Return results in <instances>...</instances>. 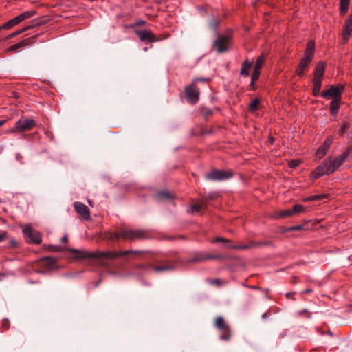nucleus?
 Here are the masks:
<instances>
[{
    "label": "nucleus",
    "instance_id": "1",
    "mask_svg": "<svg viewBox=\"0 0 352 352\" xmlns=\"http://www.w3.org/2000/svg\"><path fill=\"white\" fill-rule=\"evenodd\" d=\"M69 251L73 253L74 258L75 259H84V258H107L113 260L120 256H127L130 254H142V251L140 250H124L120 252H88L76 249H69Z\"/></svg>",
    "mask_w": 352,
    "mask_h": 352
},
{
    "label": "nucleus",
    "instance_id": "2",
    "mask_svg": "<svg viewBox=\"0 0 352 352\" xmlns=\"http://www.w3.org/2000/svg\"><path fill=\"white\" fill-rule=\"evenodd\" d=\"M342 91L343 89H326L321 93L324 98L331 100L329 110L333 116H336L339 111Z\"/></svg>",
    "mask_w": 352,
    "mask_h": 352
},
{
    "label": "nucleus",
    "instance_id": "3",
    "mask_svg": "<svg viewBox=\"0 0 352 352\" xmlns=\"http://www.w3.org/2000/svg\"><path fill=\"white\" fill-rule=\"evenodd\" d=\"M232 43V34L228 32L226 34H218L217 38L213 41L212 47L217 53L221 54L229 50Z\"/></svg>",
    "mask_w": 352,
    "mask_h": 352
},
{
    "label": "nucleus",
    "instance_id": "4",
    "mask_svg": "<svg viewBox=\"0 0 352 352\" xmlns=\"http://www.w3.org/2000/svg\"><path fill=\"white\" fill-rule=\"evenodd\" d=\"M22 232L28 243L39 245L42 242L41 233L30 225L23 226Z\"/></svg>",
    "mask_w": 352,
    "mask_h": 352
},
{
    "label": "nucleus",
    "instance_id": "5",
    "mask_svg": "<svg viewBox=\"0 0 352 352\" xmlns=\"http://www.w3.org/2000/svg\"><path fill=\"white\" fill-rule=\"evenodd\" d=\"M226 257L220 254H208L201 252H195L192 254V256L190 259L187 261L186 263H202L205 262L208 260L215 259V260H222Z\"/></svg>",
    "mask_w": 352,
    "mask_h": 352
},
{
    "label": "nucleus",
    "instance_id": "6",
    "mask_svg": "<svg viewBox=\"0 0 352 352\" xmlns=\"http://www.w3.org/2000/svg\"><path fill=\"white\" fill-rule=\"evenodd\" d=\"M36 124L34 120L29 118H21L19 120L14 127L10 130L11 133L23 132L32 130Z\"/></svg>",
    "mask_w": 352,
    "mask_h": 352
},
{
    "label": "nucleus",
    "instance_id": "7",
    "mask_svg": "<svg viewBox=\"0 0 352 352\" xmlns=\"http://www.w3.org/2000/svg\"><path fill=\"white\" fill-rule=\"evenodd\" d=\"M325 70V63L320 61L316 65L314 75V78L313 80L314 88H320L322 85V80L324 77Z\"/></svg>",
    "mask_w": 352,
    "mask_h": 352
},
{
    "label": "nucleus",
    "instance_id": "8",
    "mask_svg": "<svg viewBox=\"0 0 352 352\" xmlns=\"http://www.w3.org/2000/svg\"><path fill=\"white\" fill-rule=\"evenodd\" d=\"M233 176L232 171L214 170L206 174V178L211 181H222L231 178Z\"/></svg>",
    "mask_w": 352,
    "mask_h": 352
},
{
    "label": "nucleus",
    "instance_id": "9",
    "mask_svg": "<svg viewBox=\"0 0 352 352\" xmlns=\"http://www.w3.org/2000/svg\"><path fill=\"white\" fill-rule=\"evenodd\" d=\"M350 152L351 148H348L346 151L342 155H340L335 158L330 157L327 160L332 173L335 172L345 162Z\"/></svg>",
    "mask_w": 352,
    "mask_h": 352
},
{
    "label": "nucleus",
    "instance_id": "10",
    "mask_svg": "<svg viewBox=\"0 0 352 352\" xmlns=\"http://www.w3.org/2000/svg\"><path fill=\"white\" fill-rule=\"evenodd\" d=\"M124 234V240L129 241L142 240L148 237V232L143 230L126 229Z\"/></svg>",
    "mask_w": 352,
    "mask_h": 352
},
{
    "label": "nucleus",
    "instance_id": "11",
    "mask_svg": "<svg viewBox=\"0 0 352 352\" xmlns=\"http://www.w3.org/2000/svg\"><path fill=\"white\" fill-rule=\"evenodd\" d=\"M331 170L327 160H324L320 165L318 166L311 173V178L314 180L318 179L324 175L331 174Z\"/></svg>",
    "mask_w": 352,
    "mask_h": 352
},
{
    "label": "nucleus",
    "instance_id": "12",
    "mask_svg": "<svg viewBox=\"0 0 352 352\" xmlns=\"http://www.w3.org/2000/svg\"><path fill=\"white\" fill-rule=\"evenodd\" d=\"M270 242L269 241H250L247 244H239V245H229L228 247L230 249L234 250H249L252 248H256L261 246L270 245Z\"/></svg>",
    "mask_w": 352,
    "mask_h": 352
},
{
    "label": "nucleus",
    "instance_id": "13",
    "mask_svg": "<svg viewBox=\"0 0 352 352\" xmlns=\"http://www.w3.org/2000/svg\"><path fill=\"white\" fill-rule=\"evenodd\" d=\"M352 34V13L346 19L343 25L342 32V43L346 44L348 43L349 38Z\"/></svg>",
    "mask_w": 352,
    "mask_h": 352
},
{
    "label": "nucleus",
    "instance_id": "14",
    "mask_svg": "<svg viewBox=\"0 0 352 352\" xmlns=\"http://www.w3.org/2000/svg\"><path fill=\"white\" fill-rule=\"evenodd\" d=\"M263 62H264V56L263 55H261L256 59V63L254 65V71L252 74L251 81H250L251 87H254L255 81H256L258 79L260 73H261V69L262 67Z\"/></svg>",
    "mask_w": 352,
    "mask_h": 352
},
{
    "label": "nucleus",
    "instance_id": "15",
    "mask_svg": "<svg viewBox=\"0 0 352 352\" xmlns=\"http://www.w3.org/2000/svg\"><path fill=\"white\" fill-rule=\"evenodd\" d=\"M76 211L82 217L84 220L89 221L91 219L89 208L81 202H75L74 204Z\"/></svg>",
    "mask_w": 352,
    "mask_h": 352
},
{
    "label": "nucleus",
    "instance_id": "16",
    "mask_svg": "<svg viewBox=\"0 0 352 352\" xmlns=\"http://www.w3.org/2000/svg\"><path fill=\"white\" fill-rule=\"evenodd\" d=\"M333 141V138L332 136L327 138L324 140L323 144L316 151V155L320 159L326 155L327 151L330 148L331 145L332 144Z\"/></svg>",
    "mask_w": 352,
    "mask_h": 352
},
{
    "label": "nucleus",
    "instance_id": "17",
    "mask_svg": "<svg viewBox=\"0 0 352 352\" xmlns=\"http://www.w3.org/2000/svg\"><path fill=\"white\" fill-rule=\"evenodd\" d=\"M135 34L142 41H148L151 43L155 41V36L150 30H135Z\"/></svg>",
    "mask_w": 352,
    "mask_h": 352
},
{
    "label": "nucleus",
    "instance_id": "18",
    "mask_svg": "<svg viewBox=\"0 0 352 352\" xmlns=\"http://www.w3.org/2000/svg\"><path fill=\"white\" fill-rule=\"evenodd\" d=\"M34 36L27 38L14 45L10 46L9 47H8L6 50V51L10 52H16L18 49H20L23 47L29 45L30 43H32L34 41Z\"/></svg>",
    "mask_w": 352,
    "mask_h": 352
},
{
    "label": "nucleus",
    "instance_id": "19",
    "mask_svg": "<svg viewBox=\"0 0 352 352\" xmlns=\"http://www.w3.org/2000/svg\"><path fill=\"white\" fill-rule=\"evenodd\" d=\"M175 267V261H168L160 265H152L151 268L157 272L171 270Z\"/></svg>",
    "mask_w": 352,
    "mask_h": 352
},
{
    "label": "nucleus",
    "instance_id": "20",
    "mask_svg": "<svg viewBox=\"0 0 352 352\" xmlns=\"http://www.w3.org/2000/svg\"><path fill=\"white\" fill-rule=\"evenodd\" d=\"M312 61L311 59L310 58H308L307 57H303L300 63H299V65L298 66V67L296 68V73L298 75V76H302L305 73V71L306 69H307V68L309 67L311 62Z\"/></svg>",
    "mask_w": 352,
    "mask_h": 352
},
{
    "label": "nucleus",
    "instance_id": "21",
    "mask_svg": "<svg viewBox=\"0 0 352 352\" xmlns=\"http://www.w3.org/2000/svg\"><path fill=\"white\" fill-rule=\"evenodd\" d=\"M185 96L191 104H195L199 98V89H185Z\"/></svg>",
    "mask_w": 352,
    "mask_h": 352
},
{
    "label": "nucleus",
    "instance_id": "22",
    "mask_svg": "<svg viewBox=\"0 0 352 352\" xmlns=\"http://www.w3.org/2000/svg\"><path fill=\"white\" fill-rule=\"evenodd\" d=\"M56 260L52 256H45L40 259V265L47 270L53 269L56 265Z\"/></svg>",
    "mask_w": 352,
    "mask_h": 352
},
{
    "label": "nucleus",
    "instance_id": "23",
    "mask_svg": "<svg viewBox=\"0 0 352 352\" xmlns=\"http://www.w3.org/2000/svg\"><path fill=\"white\" fill-rule=\"evenodd\" d=\"M210 81H211V78L209 77L195 78L192 80L190 85H189L188 86H186L185 88H195V87H197L199 85V83H201V85H202V86H208Z\"/></svg>",
    "mask_w": 352,
    "mask_h": 352
},
{
    "label": "nucleus",
    "instance_id": "24",
    "mask_svg": "<svg viewBox=\"0 0 352 352\" xmlns=\"http://www.w3.org/2000/svg\"><path fill=\"white\" fill-rule=\"evenodd\" d=\"M253 66V62L249 60H245L241 66L240 74L243 76H248L250 75V70Z\"/></svg>",
    "mask_w": 352,
    "mask_h": 352
},
{
    "label": "nucleus",
    "instance_id": "25",
    "mask_svg": "<svg viewBox=\"0 0 352 352\" xmlns=\"http://www.w3.org/2000/svg\"><path fill=\"white\" fill-rule=\"evenodd\" d=\"M315 51V43L314 41H309L307 45L304 56L313 60Z\"/></svg>",
    "mask_w": 352,
    "mask_h": 352
},
{
    "label": "nucleus",
    "instance_id": "26",
    "mask_svg": "<svg viewBox=\"0 0 352 352\" xmlns=\"http://www.w3.org/2000/svg\"><path fill=\"white\" fill-rule=\"evenodd\" d=\"M207 208V203L206 200H201L200 201H198L195 204H192L190 207V212L195 213V212H199L201 211L202 210H205Z\"/></svg>",
    "mask_w": 352,
    "mask_h": 352
},
{
    "label": "nucleus",
    "instance_id": "27",
    "mask_svg": "<svg viewBox=\"0 0 352 352\" xmlns=\"http://www.w3.org/2000/svg\"><path fill=\"white\" fill-rule=\"evenodd\" d=\"M214 326L219 331L230 328V326L226 323L224 318L221 316H218L216 318L214 321Z\"/></svg>",
    "mask_w": 352,
    "mask_h": 352
},
{
    "label": "nucleus",
    "instance_id": "28",
    "mask_svg": "<svg viewBox=\"0 0 352 352\" xmlns=\"http://www.w3.org/2000/svg\"><path fill=\"white\" fill-rule=\"evenodd\" d=\"M124 232H126V228L121 229L114 233L109 232V236H108V238L111 240H113V239H119L121 238L124 240Z\"/></svg>",
    "mask_w": 352,
    "mask_h": 352
},
{
    "label": "nucleus",
    "instance_id": "29",
    "mask_svg": "<svg viewBox=\"0 0 352 352\" xmlns=\"http://www.w3.org/2000/svg\"><path fill=\"white\" fill-rule=\"evenodd\" d=\"M292 215V210H285L280 212H276L274 214V219H283Z\"/></svg>",
    "mask_w": 352,
    "mask_h": 352
},
{
    "label": "nucleus",
    "instance_id": "30",
    "mask_svg": "<svg viewBox=\"0 0 352 352\" xmlns=\"http://www.w3.org/2000/svg\"><path fill=\"white\" fill-rule=\"evenodd\" d=\"M36 13V12L35 10H29L20 14L18 15V17L19 18L20 22H22L23 21L34 16Z\"/></svg>",
    "mask_w": 352,
    "mask_h": 352
},
{
    "label": "nucleus",
    "instance_id": "31",
    "mask_svg": "<svg viewBox=\"0 0 352 352\" xmlns=\"http://www.w3.org/2000/svg\"><path fill=\"white\" fill-rule=\"evenodd\" d=\"M350 0H340V14L341 16H344L349 8Z\"/></svg>",
    "mask_w": 352,
    "mask_h": 352
},
{
    "label": "nucleus",
    "instance_id": "32",
    "mask_svg": "<svg viewBox=\"0 0 352 352\" xmlns=\"http://www.w3.org/2000/svg\"><path fill=\"white\" fill-rule=\"evenodd\" d=\"M19 23H21L20 21H19V18L18 17V16H16V17L10 19L8 22H6L3 25V28H5V29H9V28H11L13 26L19 24Z\"/></svg>",
    "mask_w": 352,
    "mask_h": 352
},
{
    "label": "nucleus",
    "instance_id": "33",
    "mask_svg": "<svg viewBox=\"0 0 352 352\" xmlns=\"http://www.w3.org/2000/svg\"><path fill=\"white\" fill-rule=\"evenodd\" d=\"M221 334L220 339L226 341H228L231 337V329L230 327L225 329L220 330Z\"/></svg>",
    "mask_w": 352,
    "mask_h": 352
},
{
    "label": "nucleus",
    "instance_id": "34",
    "mask_svg": "<svg viewBox=\"0 0 352 352\" xmlns=\"http://www.w3.org/2000/svg\"><path fill=\"white\" fill-rule=\"evenodd\" d=\"M260 104V100L258 98H255L249 104V111L251 112H254L258 109Z\"/></svg>",
    "mask_w": 352,
    "mask_h": 352
},
{
    "label": "nucleus",
    "instance_id": "35",
    "mask_svg": "<svg viewBox=\"0 0 352 352\" xmlns=\"http://www.w3.org/2000/svg\"><path fill=\"white\" fill-rule=\"evenodd\" d=\"M157 198L160 200L170 199L173 198L172 195L169 192L160 191L157 195Z\"/></svg>",
    "mask_w": 352,
    "mask_h": 352
},
{
    "label": "nucleus",
    "instance_id": "36",
    "mask_svg": "<svg viewBox=\"0 0 352 352\" xmlns=\"http://www.w3.org/2000/svg\"><path fill=\"white\" fill-rule=\"evenodd\" d=\"M201 113L205 119H208L213 115V111L210 109L206 107H201Z\"/></svg>",
    "mask_w": 352,
    "mask_h": 352
},
{
    "label": "nucleus",
    "instance_id": "37",
    "mask_svg": "<svg viewBox=\"0 0 352 352\" xmlns=\"http://www.w3.org/2000/svg\"><path fill=\"white\" fill-rule=\"evenodd\" d=\"M31 28H32V26H30V25L25 26V27H24V28H21V30H17V31H16V32H13V33L10 34V35H8V36H7V38H7V39H9V38H13L14 36H17V35H19V34H21V33H23V32H25V31L28 30H29V29H30Z\"/></svg>",
    "mask_w": 352,
    "mask_h": 352
},
{
    "label": "nucleus",
    "instance_id": "38",
    "mask_svg": "<svg viewBox=\"0 0 352 352\" xmlns=\"http://www.w3.org/2000/svg\"><path fill=\"white\" fill-rule=\"evenodd\" d=\"M350 126H351V124L349 122H344L339 129L340 135L343 136L346 133L347 130L350 128Z\"/></svg>",
    "mask_w": 352,
    "mask_h": 352
},
{
    "label": "nucleus",
    "instance_id": "39",
    "mask_svg": "<svg viewBox=\"0 0 352 352\" xmlns=\"http://www.w3.org/2000/svg\"><path fill=\"white\" fill-rule=\"evenodd\" d=\"M304 210V206L300 204H295L293 206L292 213V214L299 213Z\"/></svg>",
    "mask_w": 352,
    "mask_h": 352
},
{
    "label": "nucleus",
    "instance_id": "40",
    "mask_svg": "<svg viewBox=\"0 0 352 352\" xmlns=\"http://www.w3.org/2000/svg\"><path fill=\"white\" fill-rule=\"evenodd\" d=\"M219 197L218 193L217 192H210L207 195V196L203 199L206 200L208 204V201L209 200H215Z\"/></svg>",
    "mask_w": 352,
    "mask_h": 352
},
{
    "label": "nucleus",
    "instance_id": "41",
    "mask_svg": "<svg viewBox=\"0 0 352 352\" xmlns=\"http://www.w3.org/2000/svg\"><path fill=\"white\" fill-rule=\"evenodd\" d=\"M212 243H218V242H222V243H230L231 242L230 240L228 239H226V238H222V237H216L214 238L212 241Z\"/></svg>",
    "mask_w": 352,
    "mask_h": 352
},
{
    "label": "nucleus",
    "instance_id": "42",
    "mask_svg": "<svg viewBox=\"0 0 352 352\" xmlns=\"http://www.w3.org/2000/svg\"><path fill=\"white\" fill-rule=\"evenodd\" d=\"M219 24V21L217 19H213L210 21L209 25L211 28L216 30Z\"/></svg>",
    "mask_w": 352,
    "mask_h": 352
},
{
    "label": "nucleus",
    "instance_id": "43",
    "mask_svg": "<svg viewBox=\"0 0 352 352\" xmlns=\"http://www.w3.org/2000/svg\"><path fill=\"white\" fill-rule=\"evenodd\" d=\"M47 250L51 252H60L62 248L59 246L50 245L47 248Z\"/></svg>",
    "mask_w": 352,
    "mask_h": 352
},
{
    "label": "nucleus",
    "instance_id": "44",
    "mask_svg": "<svg viewBox=\"0 0 352 352\" xmlns=\"http://www.w3.org/2000/svg\"><path fill=\"white\" fill-rule=\"evenodd\" d=\"M327 197L326 195H312L311 199L312 201L321 200Z\"/></svg>",
    "mask_w": 352,
    "mask_h": 352
},
{
    "label": "nucleus",
    "instance_id": "45",
    "mask_svg": "<svg viewBox=\"0 0 352 352\" xmlns=\"http://www.w3.org/2000/svg\"><path fill=\"white\" fill-rule=\"evenodd\" d=\"M303 230L302 226H292L287 228V231L292 232V231H300Z\"/></svg>",
    "mask_w": 352,
    "mask_h": 352
},
{
    "label": "nucleus",
    "instance_id": "46",
    "mask_svg": "<svg viewBox=\"0 0 352 352\" xmlns=\"http://www.w3.org/2000/svg\"><path fill=\"white\" fill-rule=\"evenodd\" d=\"M300 165V161L298 160H291L289 162V166L292 168H294Z\"/></svg>",
    "mask_w": 352,
    "mask_h": 352
},
{
    "label": "nucleus",
    "instance_id": "47",
    "mask_svg": "<svg viewBox=\"0 0 352 352\" xmlns=\"http://www.w3.org/2000/svg\"><path fill=\"white\" fill-rule=\"evenodd\" d=\"M1 325L4 329H8L10 328V321L7 318H4L2 320Z\"/></svg>",
    "mask_w": 352,
    "mask_h": 352
},
{
    "label": "nucleus",
    "instance_id": "48",
    "mask_svg": "<svg viewBox=\"0 0 352 352\" xmlns=\"http://www.w3.org/2000/svg\"><path fill=\"white\" fill-rule=\"evenodd\" d=\"M300 281L299 278L298 276H294L292 278L291 283L292 284H296Z\"/></svg>",
    "mask_w": 352,
    "mask_h": 352
},
{
    "label": "nucleus",
    "instance_id": "49",
    "mask_svg": "<svg viewBox=\"0 0 352 352\" xmlns=\"http://www.w3.org/2000/svg\"><path fill=\"white\" fill-rule=\"evenodd\" d=\"M7 238V232H3L0 234V241L5 240Z\"/></svg>",
    "mask_w": 352,
    "mask_h": 352
},
{
    "label": "nucleus",
    "instance_id": "50",
    "mask_svg": "<svg viewBox=\"0 0 352 352\" xmlns=\"http://www.w3.org/2000/svg\"><path fill=\"white\" fill-rule=\"evenodd\" d=\"M164 239L168 241H173L176 240V235L175 236H164Z\"/></svg>",
    "mask_w": 352,
    "mask_h": 352
},
{
    "label": "nucleus",
    "instance_id": "51",
    "mask_svg": "<svg viewBox=\"0 0 352 352\" xmlns=\"http://www.w3.org/2000/svg\"><path fill=\"white\" fill-rule=\"evenodd\" d=\"M295 294V292H289L286 294V297L287 298L289 299V298H292L293 300H294L295 298H294V295Z\"/></svg>",
    "mask_w": 352,
    "mask_h": 352
},
{
    "label": "nucleus",
    "instance_id": "52",
    "mask_svg": "<svg viewBox=\"0 0 352 352\" xmlns=\"http://www.w3.org/2000/svg\"><path fill=\"white\" fill-rule=\"evenodd\" d=\"M186 239L184 235H176V240H186Z\"/></svg>",
    "mask_w": 352,
    "mask_h": 352
},
{
    "label": "nucleus",
    "instance_id": "53",
    "mask_svg": "<svg viewBox=\"0 0 352 352\" xmlns=\"http://www.w3.org/2000/svg\"><path fill=\"white\" fill-rule=\"evenodd\" d=\"M305 202H310L312 201L311 196H309L303 199Z\"/></svg>",
    "mask_w": 352,
    "mask_h": 352
},
{
    "label": "nucleus",
    "instance_id": "54",
    "mask_svg": "<svg viewBox=\"0 0 352 352\" xmlns=\"http://www.w3.org/2000/svg\"><path fill=\"white\" fill-rule=\"evenodd\" d=\"M329 88H332V89H334V88H344V86L340 85H336V86L334 85H332L330 86Z\"/></svg>",
    "mask_w": 352,
    "mask_h": 352
},
{
    "label": "nucleus",
    "instance_id": "55",
    "mask_svg": "<svg viewBox=\"0 0 352 352\" xmlns=\"http://www.w3.org/2000/svg\"><path fill=\"white\" fill-rule=\"evenodd\" d=\"M320 89H313L314 96H318L320 94Z\"/></svg>",
    "mask_w": 352,
    "mask_h": 352
},
{
    "label": "nucleus",
    "instance_id": "56",
    "mask_svg": "<svg viewBox=\"0 0 352 352\" xmlns=\"http://www.w3.org/2000/svg\"><path fill=\"white\" fill-rule=\"evenodd\" d=\"M62 243H66L67 241V236H64L60 239Z\"/></svg>",
    "mask_w": 352,
    "mask_h": 352
},
{
    "label": "nucleus",
    "instance_id": "57",
    "mask_svg": "<svg viewBox=\"0 0 352 352\" xmlns=\"http://www.w3.org/2000/svg\"><path fill=\"white\" fill-rule=\"evenodd\" d=\"M10 243H11V245H12V247H16V245H17L16 242L14 240H12V241H10Z\"/></svg>",
    "mask_w": 352,
    "mask_h": 352
},
{
    "label": "nucleus",
    "instance_id": "58",
    "mask_svg": "<svg viewBox=\"0 0 352 352\" xmlns=\"http://www.w3.org/2000/svg\"><path fill=\"white\" fill-rule=\"evenodd\" d=\"M269 315H270V312L264 313V314L262 315V318H267Z\"/></svg>",
    "mask_w": 352,
    "mask_h": 352
},
{
    "label": "nucleus",
    "instance_id": "59",
    "mask_svg": "<svg viewBox=\"0 0 352 352\" xmlns=\"http://www.w3.org/2000/svg\"><path fill=\"white\" fill-rule=\"evenodd\" d=\"M12 94L14 98H19L18 94L15 91H12Z\"/></svg>",
    "mask_w": 352,
    "mask_h": 352
},
{
    "label": "nucleus",
    "instance_id": "60",
    "mask_svg": "<svg viewBox=\"0 0 352 352\" xmlns=\"http://www.w3.org/2000/svg\"><path fill=\"white\" fill-rule=\"evenodd\" d=\"M6 121L5 120H0V127L3 126L6 123Z\"/></svg>",
    "mask_w": 352,
    "mask_h": 352
},
{
    "label": "nucleus",
    "instance_id": "61",
    "mask_svg": "<svg viewBox=\"0 0 352 352\" xmlns=\"http://www.w3.org/2000/svg\"><path fill=\"white\" fill-rule=\"evenodd\" d=\"M250 287L254 289H260V287L258 286H251Z\"/></svg>",
    "mask_w": 352,
    "mask_h": 352
},
{
    "label": "nucleus",
    "instance_id": "62",
    "mask_svg": "<svg viewBox=\"0 0 352 352\" xmlns=\"http://www.w3.org/2000/svg\"><path fill=\"white\" fill-rule=\"evenodd\" d=\"M138 25H144L145 24V21H140V22L138 23Z\"/></svg>",
    "mask_w": 352,
    "mask_h": 352
},
{
    "label": "nucleus",
    "instance_id": "63",
    "mask_svg": "<svg viewBox=\"0 0 352 352\" xmlns=\"http://www.w3.org/2000/svg\"><path fill=\"white\" fill-rule=\"evenodd\" d=\"M219 282H220L219 279H215L213 280V283H219Z\"/></svg>",
    "mask_w": 352,
    "mask_h": 352
},
{
    "label": "nucleus",
    "instance_id": "64",
    "mask_svg": "<svg viewBox=\"0 0 352 352\" xmlns=\"http://www.w3.org/2000/svg\"><path fill=\"white\" fill-rule=\"evenodd\" d=\"M311 292L310 289H306L304 292L305 293H309Z\"/></svg>",
    "mask_w": 352,
    "mask_h": 352
}]
</instances>
